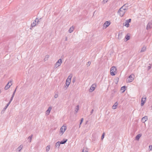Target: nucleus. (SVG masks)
<instances>
[{"label":"nucleus","mask_w":152,"mask_h":152,"mask_svg":"<svg viewBox=\"0 0 152 152\" xmlns=\"http://www.w3.org/2000/svg\"><path fill=\"white\" fill-rule=\"evenodd\" d=\"M148 119V118L147 116H145L143 117L141 119V121L142 122H145Z\"/></svg>","instance_id":"nucleus-12"},{"label":"nucleus","mask_w":152,"mask_h":152,"mask_svg":"<svg viewBox=\"0 0 152 152\" xmlns=\"http://www.w3.org/2000/svg\"><path fill=\"white\" fill-rule=\"evenodd\" d=\"M120 35V34L119 33L118 34V35Z\"/></svg>","instance_id":"nucleus-51"},{"label":"nucleus","mask_w":152,"mask_h":152,"mask_svg":"<svg viewBox=\"0 0 152 152\" xmlns=\"http://www.w3.org/2000/svg\"><path fill=\"white\" fill-rule=\"evenodd\" d=\"M124 6H122L119 9L118 12V13H119V14L121 17H122L124 16L126 12L125 10L127 9V8H124Z\"/></svg>","instance_id":"nucleus-1"},{"label":"nucleus","mask_w":152,"mask_h":152,"mask_svg":"<svg viewBox=\"0 0 152 152\" xmlns=\"http://www.w3.org/2000/svg\"><path fill=\"white\" fill-rule=\"evenodd\" d=\"M119 78L118 77H116L114 80V82L115 84H117L118 82Z\"/></svg>","instance_id":"nucleus-18"},{"label":"nucleus","mask_w":152,"mask_h":152,"mask_svg":"<svg viewBox=\"0 0 152 152\" xmlns=\"http://www.w3.org/2000/svg\"><path fill=\"white\" fill-rule=\"evenodd\" d=\"M60 144H61L60 142H58L56 143L55 146L56 147L59 148Z\"/></svg>","instance_id":"nucleus-22"},{"label":"nucleus","mask_w":152,"mask_h":152,"mask_svg":"<svg viewBox=\"0 0 152 152\" xmlns=\"http://www.w3.org/2000/svg\"><path fill=\"white\" fill-rule=\"evenodd\" d=\"M50 146L48 145L46 147V151L47 152H48V151L50 150Z\"/></svg>","instance_id":"nucleus-27"},{"label":"nucleus","mask_w":152,"mask_h":152,"mask_svg":"<svg viewBox=\"0 0 152 152\" xmlns=\"http://www.w3.org/2000/svg\"><path fill=\"white\" fill-rule=\"evenodd\" d=\"M129 23L126 21V22H125V24L124 26L126 27H129Z\"/></svg>","instance_id":"nucleus-29"},{"label":"nucleus","mask_w":152,"mask_h":152,"mask_svg":"<svg viewBox=\"0 0 152 152\" xmlns=\"http://www.w3.org/2000/svg\"><path fill=\"white\" fill-rule=\"evenodd\" d=\"M126 8V7H124V8Z\"/></svg>","instance_id":"nucleus-50"},{"label":"nucleus","mask_w":152,"mask_h":152,"mask_svg":"<svg viewBox=\"0 0 152 152\" xmlns=\"http://www.w3.org/2000/svg\"><path fill=\"white\" fill-rule=\"evenodd\" d=\"M65 41H67V37H66V39H65Z\"/></svg>","instance_id":"nucleus-48"},{"label":"nucleus","mask_w":152,"mask_h":152,"mask_svg":"<svg viewBox=\"0 0 152 152\" xmlns=\"http://www.w3.org/2000/svg\"><path fill=\"white\" fill-rule=\"evenodd\" d=\"M58 94H55V95H54V97L55 98H57L58 97Z\"/></svg>","instance_id":"nucleus-36"},{"label":"nucleus","mask_w":152,"mask_h":152,"mask_svg":"<svg viewBox=\"0 0 152 152\" xmlns=\"http://www.w3.org/2000/svg\"><path fill=\"white\" fill-rule=\"evenodd\" d=\"M94 111L93 110H92L91 111V113H92L93 112V111Z\"/></svg>","instance_id":"nucleus-47"},{"label":"nucleus","mask_w":152,"mask_h":152,"mask_svg":"<svg viewBox=\"0 0 152 152\" xmlns=\"http://www.w3.org/2000/svg\"><path fill=\"white\" fill-rule=\"evenodd\" d=\"M108 0H103L102 3L103 4H104L106 3L107 2Z\"/></svg>","instance_id":"nucleus-30"},{"label":"nucleus","mask_w":152,"mask_h":152,"mask_svg":"<svg viewBox=\"0 0 152 152\" xmlns=\"http://www.w3.org/2000/svg\"><path fill=\"white\" fill-rule=\"evenodd\" d=\"M73 30H74V27H73V26H72V27H71L69 29L68 31H69V33H71L73 31Z\"/></svg>","instance_id":"nucleus-21"},{"label":"nucleus","mask_w":152,"mask_h":152,"mask_svg":"<svg viewBox=\"0 0 152 152\" xmlns=\"http://www.w3.org/2000/svg\"><path fill=\"white\" fill-rule=\"evenodd\" d=\"M151 66H148V70L150 69L151 68Z\"/></svg>","instance_id":"nucleus-40"},{"label":"nucleus","mask_w":152,"mask_h":152,"mask_svg":"<svg viewBox=\"0 0 152 152\" xmlns=\"http://www.w3.org/2000/svg\"><path fill=\"white\" fill-rule=\"evenodd\" d=\"M110 24V21H106L104 24L103 26L104 27H105L106 28Z\"/></svg>","instance_id":"nucleus-10"},{"label":"nucleus","mask_w":152,"mask_h":152,"mask_svg":"<svg viewBox=\"0 0 152 152\" xmlns=\"http://www.w3.org/2000/svg\"><path fill=\"white\" fill-rule=\"evenodd\" d=\"M79 105H77L75 107V111L76 113H77V111H78V110H79Z\"/></svg>","instance_id":"nucleus-24"},{"label":"nucleus","mask_w":152,"mask_h":152,"mask_svg":"<svg viewBox=\"0 0 152 152\" xmlns=\"http://www.w3.org/2000/svg\"><path fill=\"white\" fill-rule=\"evenodd\" d=\"M70 82H71V80H68L66 79V86H67V87H68L69 86L70 83Z\"/></svg>","instance_id":"nucleus-16"},{"label":"nucleus","mask_w":152,"mask_h":152,"mask_svg":"<svg viewBox=\"0 0 152 152\" xmlns=\"http://www.w3.org/2000/svg\"><path fill=\"white\" fill-rule=\"evenodd\" d=\"M149 148H150V151H152V145H150L149 146Z\"/></svg>","instance_id":"nucleus-37"},{"label":"nucleus","mask_w":152,"mask_h":152,"mask_svg":"<svg viewBox=\"0 0 152 152\" xmlns=\"http://www.w3.org/2000/svg\"><path fill=\"white\" fill-rule=\"evenodd\" d=\"M125 38L126 39V41H127L130 39V36L129 35H126L125 37Z\"/></svg>","instance_id":"nucleus-28"},{"label":"nucleus","mask_w":152,"mask_h":152,"mask_svg":"<svg viewBox=\"0 0 152 152\" xmlns=\"http://www.w3.org/2000/svg\"><path fill=\"white\" fill-rule=\"evenodd\" d=\"M16 88H17V87ZM16 89H17V88H15V90L14 91L13 93H14V94H15V92H16Z\"/></svg>","instance_id":"nucleus-41"},{"label":"nucleus","mask_w":152,"mask_h":152,"mask_svg":"<svg viewBox=\"0 0 152 152\" xmlns=\"http://www.w3.org/2000/svg\"><path fill=\"white\" fill-rule=\"evenodd\" d=\"M23 147L22 145H20L17 149V150L18 151V152H20V151Z\"/></svg>","instance_id":"nucleus-14"},{"label":"nucleus","mask_w":152,"mask_h":152,"mask_svg":"<svg viewBox=\"0 0 152 152\" xmlns=\"http://www.w3.org/2000/svg\"><path fill=\"white\" fill-rule=\"evenodd\" d=\"M134 75H131L129 77V78L128 79L127 81L129 82H132L134 80Z\"/></svg>","instance_id":"nucleus-6"},{"label":"nucleus","mask_w":152,"mask_h":152,"mask_svg":"<svg viewBox=\"0 0 152 152\" xmlns=\"http://www.w3.org/2000/svg\"><path fill=\"white\" fill-rule=\"evenodd\" d=\"M117 70V69L115 67V66H113L110 69V73L111 75L112 76H114L115 75L114 73V72H115Z\"/></svg>","instance_id":"nucleus-2"},{"label":"nucleus","mask_w":152,"mask_h":152,"mask_svg":"<svg viewBox=\"0 0 152 152\" xmlns=\"http://www.w3.org/2000/svg\"><path fill=\"white\" fill-rule=\"evenodd\" d=\"M39 21V20L38 18H37L34 21L33 23L31 24V26L32 27L35 26L37 24H38V22Z\"/></svg>","instance_id":"nucleus-5"},{"label":"nucleus","mask_w":152,"mask_h":152,"mask_svg":"<svg viewBox=\"0 0 152 152\" xmlns=\"http://www.w3.org/2000/svg\"><path fill=\"white\" fill-rule=\"evenodd\" d=\"M62 63V61L61 59H59L56 63L54 65V68H56L60 66Z\"/></svg>","instance_id":"nucleus-3"},{"label":"nucleus","mask_w":152,"mask_h":152,"mask_svg":"<svg viewBox=\"0 0 152 152\" xmlns=\"http://www.w3.org/2000/svg\"><path fill=\"white\" fill-rule=\"evenodd\" d=\"M146 97H143L142 98L141 100V106H143L146 102Z\"/></svg>","instance_id":"nucleus-8"},{"label":"nucleus","mask_w":152,"mask_h":152,"mask_svg":"<svg viewBox=\"0 0 152 152\" xmlns=\"http://www.w3.org/2000/svg\"><path fill=\"white\" fill-rule=\"evenodd\" d=\"M12 81H10L7 83L4 88V89L5 90H7L9 89L10 86L12 85Z\"/></svg>","instance_id":"nucleus-7"},{"label":"nucleus","mask_w":152,"mask_h":152,"mask_svg":"<svg viewBox=\"0 0 152 152\" xmlns=\"http://www.w3.org/2000/svg\"><path fill=\"white\" fill-rule=\"evenodd\" d=\"M76 77H74L72 79V82L73 83H74L76 81Z\"/></svg>","instance_id":"nucleus-31"},{"label":"nucleus","mask_w":152,"mask_h":152,"mask_svg":"<svg viewBox=\"0 0 152 152\" xmlns=\"http://www.w3.org/2000/svg\"><path fill=\"white\" fill-rule=\"evenodd\" d=\"M15 94H14V93H13V94H12V97H14V95H15Z\"/></svg>","instance_id":"nucleus-45"},{"label":"nucleus","mask_w":152,"mask_h":152,"mask_svg":"<svg viewBox=\"0 0 152 152\" xmlns=\"http://www.w3.org/2000/svg\"><path fill=\"white\" fill-rule=\"evenodd\" d=\"M49 57V56L48 55H47L46 56L45 58H48Z\"/></svg>","instance_id":"nucleus-44"},{"label":"nucleus","mask_w":152,"mask_h":152,"mask_svg":"<svg viewBox=\"0 0 152 152\" xmlns=\"http://www.w3.org/2000/svg\"><path fill=\"white\" fill-rule=\"evenodd\" d=\"M126 90L125 86H124L121 87V91L122 93L124 92Z\"/></svg>","instance_id":"nucleus-17"},{"label":"nucleus","mask_w":152,"mask_h":152,"mask_svg":"<svg viewBox=\"0 0 152 152\" xmlns=\"http://www.w3.org/2000/svg\"><path fill=\"white\" fill-rule=\"evenodd\" d=\"M8 106L9 105L7 104L6 105L5 107V109L7 108Z\"/></svg>","instance_id":"nucleus-42"},{"label":"nucleus","mask_w":152,"mask_h":152,"mask_svg":"<svg viewBox=\"0 0 152 152\" xmlns=\"http://www.w3.org/2000/svg\"><path fill=\"white\" fill-rule=\"evenodd\" d=\"M66 129V127L64 125L60 129V134H61V135H62L64 132L65 131Z\"/></svg>","instance_id":"nucleus-4"},{"label":"nucleus","mask_w":152,"mask_h":152,"mask_svg":"<svg viewBox=\"0 0 152 152\" xmlns=\"http://www.w3.org/2000/svg\"><path fill=\"white\" fill-rule=\"evenodd\" d=\"M44 60L45 61H46V58H45Z\"/></svg>","instance_id":"nucleus-49"},{"label":"nucleus","mask_w":152,"mask_h":152,"mask_svg":"<svg viewBox=\"0 0 152 152\" xmlns=\"http://www.w3.org/2000/svg\"><path fill=\"white\" fill-rule=\"evenodd\" d=\"M128 4H125L123 6H124V7H125L127 8V7H128Z\"/></svg>","instance_id":"nucleus-35"},{"label":"nucleus","mask_w":152,"mask_h":152,"mask_svg":"<svg viewBox=\"0 0 152 152\" xmlns=\"http://www.w3.org/2000/svg\"><path fill=\"white\" fill-rule=\"evenodd\" d=\"M142 135V134H139L137 135L135 137L136 140H138V141L139 140V139L141 137Z\"/></svg>","instance_id":"nucleus-13"},{"label":"nucleus","mask_w":152,"mask_h":152,"mask_svg":"<svg viewBox=\"0 0 152 152\" xmlns=\"http://www.w3.org/2000/svg\"><path fill=\"white\" fill-rule=\"evenodd\" d=\"M146 50V48L145 47H143L142 48L141 50L140 51L141 52H143L145 51Z\"/></svg>","instance_id":"nucleus-25"},{"label":"nucleus","mask_w":152,"mask_h":152,"mask_svg":"<svg viewBox=\"0 0 152 152\" xmlns=\"http://www.w3.org/2000/svg\"><path fill=\"white\" fill-rule=\"evenodd\" d=\"M82 152H88V151H84V150H83L82 151Z\"/></svg>","instance_id":"nucleus-46"},{"label":"nucleus","mask_w":152,"mask_h":152,"mask_svg":"<svg viewBox=\"0 0 152 152\" xmlns=\"http://www.w3.org/2000/svg\"><path fill=\"white\" fill-rule=\"evenodd\" d=\"M96 87V85H95L94 84L92 85L89 90V91L90 92H93L95 90Z\"/></svg>","instance_id":"nucleus-9"},{"label":"nucleus","mask_w":152,"mask_h":152,"mask_svg":"<svg viewBox=\"0 0 152 152\" xmlns=\"http://www.w3.org/2000/svg\"><path fill=\"white\" fill-rule=\"evenodd\" d=\"M83 121V118H82L81 120V122L80 123V124H81V123H82V122Z\"/></svg>","instance_id":"nucleus-38"},{"label":"nucleus","mask_w":152,"mask_h":152,"mask_svg":"<svg viewBox=\"0 0 152 152\" xmlns=\"http://www.w3.org/2000/svg\"><path fill=\"white\" fill-rule=\"evenodd\" d=\"M13 97H11V99H10V101L11 102L12 101V100H13Z\"/></svg>","instance_id":"nucleus-39"},{"label":"nucleus","mask_w":152,"mask_h":152,"mask_svg":"<svg viewBox=\"0 0 152 152\" xmlns=\"http://www.w3.org/2000/svg\"><path fill=\"white\" fill-rule=\"evenodd\" d=\"M118 103L117 102H116L115 104L113 106L112 108L113 109H115L116 108V107L118 105Z\"/></svg>","instance_id":"nucleus-19"},{"label":"nucleus","mask_w":152,"mask_h":152,"mask_svg":"<svg viewBox=\"0 0 152 152\" xmlns=\"http://www.w3.org/2000/svg\"><path fill=\"white\" fill-rule=\"evenodd\" d=\"M72 75H70L69 76H68L67 79L68 80H71V79L72 78Z\"/></svg>","instance_id":"nucleus-26"},{"label":"nucleus","mask_w":152,"mask_h":152,"mask_svg":"<svg viewBox=\"0 0 152 152\" xmlns=\"http://www.w3.org/2000/svg\"><path fill=\"white\" fill-rule=\"evenodd\" d=\"M33 137V135H31L30 136L28 137V140L29 142H30L31 141V140Z\"/></svg>","instance_id":"nucleus-20"},{"label":"nucleus","mask_w":152,"mask_h":152,"mask_svg":"<svg viewBox=\"0 0 152 152\" xmlns=\"http://www.w3.org/2000/svg\"><path fill=\"white\" fill-rule=\"evenodd\" d=\"M151 28H152V22H150L148 23V24L146 27V29H148Z\"/></svg>","instance_id":"nucleus-11"},{"label":"nucleus","mask_w":152,"mask_h":152,"mask_svg":"<svg viewBox=\"0 0 152 152\" xmlns=\"http://www.w3.org/2000/svg\"><path fill=\"white\" fill-rule=\"evenodd\" d=\"M11 102V101H10L7 104L8 105H9V104H10Z\"/></svg>","instance_id":"nucleus-43"},{"label":"nucleus","mask_w":152,"mask_h":152,"mask_svg":"<svg viewBox=\"0 0 152 152\" xmlns=\"http://www.w3.org/2000/svg\"><path fill=\"white\" fill-rule=\"evenodd\" d=\"M91 64V62L90 61H88L87 64V67H88L90 66V65Z\"/></svg>","instance_id":"nucleus-33"},{"label":"nucleus","mask_w":152,"mask_h":152,"mask_svg":"<svg viewBox=\"0 0 152 152\" xmlns=\"http://www.w3.org/2000/svg\"><path fill=\"white\" fill-rule=\"evenodd\" d=\"M67 139H64L63 140H62L60 142L61 144H64L67 141Z\"/></svg>","instance_id":"nucleus-23"},{"label":"nucleus","mask_w":152,"mask_h":152,"mask_svg":"<svg viewBox=\"0 0 152 152\" xmlns=\"http://www.w3.org/2000/svg\"><path fill=\"white\" fill-rule=\"evenodd\" d=\"M104 135H105V133H103L102 136V137H101V139L102 140H103V138H104Z\"/></svg>","instance_id":"nucleus-32"},{"label":"nucleus","mask_w":152,"mask_h":152,"mask_svg":"<svg viewBox=\"0 0 152 152\" xmlns=\"http://www.w3.org/2000/svg\"><path fill=\"white\" fill-rule=\"evenodd\" d=\"M131 19H129L128 20H126V22L129 23H130L131 22Z\"/></svg>","instance_id":"nucleus-34"},{"label":"nucleus","mask_w":152,"mask_h":152,"mask_svg":"<svg viewBox=\"0 0 152 152\" xmlns=\"http://www.w3.org/2000/svg\"><path fill=\"white\" fill-rule=\"evenodd\" d=\"M52 109V107H50L48 110L46 111V114H49L50 113V111Z\"/></svg>","instance_id":"nucleus-15"}]
</instances>
